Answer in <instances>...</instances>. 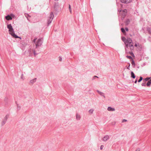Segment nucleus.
<instances>
[{"label": "nucleus", "instance_id": "obj_1", "mask_svg": "<svg viewBox=\"0 0 151 151\" xmlns=\"http://www.w3.org/2000/svg\"><path fill=\"white\" fill-rule=\"evenodd\" d=\"M7 28L9 29V34L14 37L15 38H21L20 37H19L15 34L14 30L11 24H7Z\"/></svg>", "mask_w": 151, "mask_h": 151}, {"label": "nucleus", "instance_id": "obj_2", "mask_svg": "<svg viewBox=\"0 0 151 151\" xmlns=\"http://www.w3.org/2000/svg\"><path fill=\"white\" fill-rule=\"evenodd\" d=\"M54 17V15L53 12H50V15L49 17H48L47 19V24L48 26H49V25L51 23V22H52L53 20Z\"/></svg>", "mask_w": 151, "mask_h": 151}, {"label": "nucleus", "instance_id": "obj_3", "mask_svg": "<svg viewBox=\"0 0 151 151\" xmlns=\"http://www.w3.org/2000/svg\"><path fill=\"white\" fill-rule=\"evenodd\" d=\"M43 42V40L42 38H39L35 43V48H38L41 46Z\"/></svg>", "mask_w": 151, "mask_h": 151}, {"label": "nucleus", "instance_id": "obj_4", "mask_svg": "<svg viewBox=\"0 0 151 151\" xmlns=\"http://www.w3.org/2000/svg\"><path fill=\"white\" fill-rule=\"evenodd\" d=\"M59 7V6L58 3V2L55 3L54 4V8L55 11L56 12L55 13L56 14H57L58 12H59V11L58 10Z\"/></svg>", "mask_w": 151, "mask_h": 151}, {"label": "nucleus", "instance_id": "obj_5", "mask_svg": "<svg viewBox=\"0 0 151 151\" xmlns=\"http://www.w3.org/2000/svg\"><path fill=\"white\" fill-rule=\"evenodd\" d=\"M127 10L126 9H124L123 10H120L119 13L121 14L122 17L123 18L126 16L127 14Z\"/></svg>", "mask_w": 151, "mask_h": 151}, {"label": "nucleus", "instance_id": "obj_6", "mask_svg": "<svg viewBox=\"0 0 151 151\" xmlns=\"http://www.w3.org/2000/svg\"><path fill=\"white\" fill-rule=\"evenodd\" d=\"M15 17V15L13 14L10 15H8L5 17V19L7 20H10L12 19L13 18H14Z\"/></svg>", "mask_w": 151, "mask_h": 151}, {"label": "nucleus", "instance_id": "obj_7", "mask_svg": "<svg viewBox=\"0 0 151 151\" xmlns=\"http://www.w3.org/2000/svg\"><path fill=\"white\" fill-rule=\"evenodd\" d=\"M9 116V115H6L4 117L3 120L2 121L1 123L2 126H3L6 122Z\"/></svg>", "mask_w": 151, "mask_h": 151}, {"label": "nucleus", "instance_id": "obj_8", "mask_svg": "<svg viewBox=\"0 0 151 151\" xmlns=\"http://www.w3.org/2000/svg\"><path fill=\"white\" fill-rule=\"evenodd\" d=\"M127 41H126L127 43H125L126 47L127 48H128L129 47L128 46V44H132V40L130 38H129L128 39H127Z\"/></svg>", "mask_w": 151, "mask_h": 151}, {"label": "nucleus", "instance_id": "obj_9", "mask_svg": "<svg viewBox=\"0 0 151 151\" xmlns=\"http://www.w3.org/2000/svg\"><path fill=\"white\" fill-rule=\"evenodd\" d=\"M121 3L124 4H127L132 2V0H120Z\"/></svg>", "mask_w": 151, "mask_h": 151}, {"label": "nucleus", "instance_id": "obj_10", "mask_svg": "<svg viewBox=\"0 0 151 151\" xmlns=\"http://www.w3.org/2000/svg\"><path fill=\"white\" fill-rule=\"evenodd\" d=\"M96 91L100 94V95L101 96H103L104 98H105V97L104 96V93H103L102 92H100L98 90H96Z\"/></svg>", "mask_w": 151, "mask_h": 151}, {"label": "nucleus", "instance_id": "obj_11", "mask_svg": "<svg viewBox=\"0 0 151 151\" xmlns=\"http://www.w3.org/2000/svg\"><path fill=\"white\" fill-rule=\"evenodd\" d=\"M109 138V137L108 135H106L105 136L103 139V140L104 141H106L107 140H108Z\"/></svg>", "mask_w": 151, "mask_h": 151}, {"label": "nucleus", "instance_id": "obj_12", "mask_svg": "<svg viewBox=\"0 0 151 151\" xmlns=\"http://www.w3.org/2000/svg\"><path fill=\"white\" fill-rule=\"evenodd\" d=\"M36 78H35L31 80L30 81V84H32L35 83L36 81Z\"/></svg>", "mask_w": 151, "mask_h": 151}, {"label": "nucleus", "instance_id": "obj_13", "mask_svg": "<svg viewBox=\"0 0 151 151\" xmlns=\"http://www.w3.org/2000/svg\"><path fill=\"white\" fill-rule=\"evenodd\" d=\"M107 110L109 111H113L115 110V109L114 108L109 107L107 108Z\"/></svg>", "mask_w": 151, "mask_h": 151}, {"label": "nucleus", "instance_id": "obj_14", "mask_svg": "<svg viewBox=\"0 0 151 151\" xmlns=\"http://www.w3.org/2000/svg\"><path fill=\"white\" fill-rule=\"evenodd\" d=\"M151 84V79L149 80L147 83H146V85L147 86L149 87L150 86V85Z\"/></svg>", "mask_w": 151, "mask_h": 151}, {"label": "nucleus", "instance_id": "obj_15", "mask_svg": "<svg viewBox=\"0 0 151 151\" xmlns=\"http://www.w3.org/2000/svg\"><path fill=\"white\" fill-rule=\"evenodd\" d=\"M122 40L124 42L125 44V43H127V42H126V41H127V39L124 37H122Z\"/></svg>", "mask_w": 151, "mask_h": 151}, {"label": "nucleus", "instance_id": "obj_16", "mask_svg": "<svg viewBox=\"0 0 151 151\" xmlns=\"http://www.w3.org/2000/svg\"><path fill=\"white\" fill-rule=\"evenodd\" d=\"M131 77L132 78H135V76L133 72H132V71L131 72Z\"/></svg>", "mask_w": 151, "mask_h": 151}, {"label": "nucleus", "instance_id": "obj_17", "mask_svg": "<svg viewBox=\"0 0 151 151\" xmlns=\"http://www.w3.org/2000/svg\"><path fill=\"white\" fill-rule=\"evenodd\" d=\"M33 52V53H34V55H35V56L36 55H38L39 53H40V52H39V51L38 52H37V51H36L35 50H32Z\"/></svg>", "mask_w": 151, "mask_h": 151}, {"label": "nucleus", "instance_id": "obj_18", "mask_svg": "<svg viewBox=\"0 0 151 151\" xmlns=\"http://www.w3.org/2000/svg\"><path fill=\"white\" fill-rule=\"evenodd\" d=\"M128 46L130 48V49L132 50V49H133L134 48V47L133 45L132 44H128Z\"/></svg>", "mask_w": 151, "mask_h": 151}, {"label": "nucleus", "instance_id": "obj_19", "mask_svg": "<svg viewBox=\"0 0 151 151\" xmlns=\"http://www.w3.org/2000/svg\"><path fill=\"white\" fill-rule=\"evenodd\" d=\"M25 16L27 17V20L29 21V18L30 17V16L28 14H25Z\"/></svg>", "mask_w": 151, "mask_h": 151}, {"label": "nucleus", "instance_id": "obj_20", "mask_svg": "<svg viewBox=\"0 0 151 151\" xmlns=\"http://www.w3.org/2000/svg\"><path fill=\"white\" fill-rule=\"evenodd\" d=\"M147 30L148 32L151 35V28L150 27H147Z\"/></svg>", "mask_w": 151, "mask_h": 151}, {"label": "nucleus", "instance_id": "obj_21", "mask_svg": "<svg viewBox=\"0 0 151 151\" xmlns=\"http://www.w3.org/2000/svg\"><path fill=\"white\" fill-rule=\"evenodd\" d=\"M81 118V117L80 115L77 114H76V119L78 120H79Z\"/></svg>", "mask_w": 151, "mask_h": 151}, {"label": "nucleus", "instance_id": "obj_22", "mask_svg": "<svg viewBox=\"0 0 151 151\" xmlns=\"http://www.w3.org/2000/svg\"><path fill=\"white\" fill-rule=\"evenodd\" d=\"M150 78L147 77L146 78H144L143 79V82H145L146 81H148L149 80H150Z\"/></svg>", "mask_w": 151, "mask_h": 151}, {"label": "nucleus", "instance_id": "obj_23", "mask_svg": "<svg viewBox=\"0 0 151 151\" xmlns=\"http://www.w3.org/2000/svg\"><path fill=\"white\" fill-rule=\"evenodd\" d=\"M130 22V20L129 19H127L126 21L125 24L126 25H128Z\"/></svg>", "mask_w": 151, "mask_h": 151}, {"label": "nucleus", "instance_id": "obj_24", "mask_svg": "<svg viewBox=\"0 0 151 151\" xmlns=\"http://www.w3.org/2000/svg\"><path fill=\"white\" fill-rule=\"evenodd\" d=\"M121 31L122 32L124 33V34H126V32L125 29L123 28H121Z\"/></svg>", "mask_w": 151, "mask_h": 151}, {"label": "nucleus", "instance_id": "obj_25", "mask_svg": "<svg viewBox=\"0 0 151 151\" xmlns=\"http://www.w3.org/2000/svg\"><path fill=\"white\" fill-rule=\"evenodd\" d=\"M128 54L131 55L132 57H134V55L132 51H130L128 52Z\"/></svg>", "mask_w": 151, "mask_h": 151}, {"label": "nucleus", "instance_id": "obj_26", "mask_svg": "<svg viewBox=\"0 0 151 151\" xmlns=\"http://www.w3.org/2000/svg\"><path fill=\"white\" fill-rule=\"evenodd\" d=\"M28 52L29 54V56H31L32 55V53L31 49L29 50H28Z\"/></svg>", "mask_w": 151, "mask_h": 151}, {"label": "nucleus", "instance_id": "obj_27", "mask_svg": "<svg viewBox=\"0 0 151 151\" xmlns=\"http://www.w3.org/2000/svg\"><path fill=\"white\" fill-rule=\"evenodd\" d=\"M126 57L127 58L129 59L132 60H133V59L132 58V57L131 56H129V55H127Z\"/></svg>", "mask_w": 151, "mask_h": 151}, {"label": "nucleus", "instance_id": "obj_28", "mask_svg": "<svg viewBox=\"0 0 151 151\" xmlns=\"http://www.w3.org/2000/svg\"><path fill=\"white\" fill-rule=\"evenodd\" d=\"M8 100V98L6 97L5 98L4 100L6 103H7Z\"/></svg>", "mask_w": 151, "mask_h": 151}, {"label": "nucleus", "instance_id": "obj_29", "mask_svg": "<svg viewBox=\"0 0 151 151\" xmlns=\"http://www.w3.org/2000/svg\"><path fill=\"white\" fill-rule=\"evenodd\" d=\"M143 78L142 77V76H140L139 77V79L138 81V82H140L143 80Z\"/></svg>", "mask_w": 151, "mask_h": 151}, {"label": "nucleus", "instance_id": "obj_30", "mask_svg": "<svg viewBox=\"0 0 151 151\" xmlns=\"http://www.w3.org/2000/svg\"><path fill=\"white\" fill-rule=\"evenodd\" d=\"M132 66H133V67H134L135 66V63L134 62V61L133 60H132Z\"/></svg>", "mask_w": 151, "mask_h": 151}, {"label": "nucleus", "instance_id": "obj_31", "mask_svg": "<svg viewBox=\"0 0 151 151\" xmlns=\"http://www.w3.org/2000/svg\"><path fill=\"white\" fill-rule=\"evenodd\" d=\"M69 11H70V13L71 14L72 10H71V5L70 4H69Z\"/></svg>", "mask_w": 151, "mask_h": 151}, {"label": "nucleus", "instance_id": "obj_32", "mask_svg": "<svg viewBox=\"0 0 151 151\" xmlns=\"http://www.w3.org/2000/svg\"><path fill=\"white\" fill-rule=\"evenodd\" d=\"M127 49H129V47L128 48H127L125 46V50L126 53H127V54H128V52L129 51H128V50Z\"/></svg>", "mask_w": 151, "mask_h": 151}, {"label": "nucleus", "instance_id": "obj_33", "mask_svg": "<svg viewBox=\"0 0 151 151\" xmlns=\"http://www.w3.org/2000/svg\"><path fill=\"white\" fill-rule=\"evenodd\" d=\"M93 110V109H91L89 110V112L91 114H92Z\"/></svg>", "mask_w": 151, "mask_h": 151}, {"label": "nucleus", "instance_id": "obj_34", "mask_svg": "<svg viewBox=\"0 0 151 151\" xmlns=\"http://www.w3.org/2000/svg\"><path fill=\"white\" fill-rule=\"evenodd\" d=\"M146 85V84H145V82H144L143 83L141 84L142 86H145Z\"/></svg>", "mask_w": 151, "mask_h": 151}, {"label": "nucleus", "instance_id": "obj_35", "mask_svg": "<svg viewBox=\"0 0 151 151\" xmlns=\"http://www.w3.org/2000/svg\"><path fill=\"white\" fill-rule=\"evenodd\" d=\"M96 78H98V77L96 76H94L92 78V80H93L95 79Z\"/></svg>", "mask_w": 151, "mask_h": 151}, {"label": "nucleus", "instance_id": "obj_36", "mask_svg": "<svg viewBox=\"0 0 151 151\" xmlns=\"http://www.w3.org/2000/svg\"><path fill=\"white\" fill-rule=\"evenodd\" d=\"M128 64H129V66L127 67V68L128 70H130L129 67L130 66V63H128Z\"/></svg>", "mask_w": 151, "mask_h": 151}, {"label": "nucleus", "instance_id": "obj_37", "mask_svg": "<svg viewBox=\"0 0 151 151\" xmlns=\"http://www.w3.org/2000/svg\"><path fill=\"white\" fill-rule=\"evenodd\" d=\"M103 147H104V146L102 145H101L100 147V150H102L103 149Z\"/></svg>", "mask_w": 151, "mask_h": 151}, {"label": "nucleus", "instance_id": "obj_38", "mask_svg": "<svg viewBox=\"0 0 151 151\" xmlns=\"http://www.w3.org/2000/svg\"><path fill=\"white\" fill-rule=\"evenodd\" d=\"M127 121V120L125 119H123L122 120V122H126Z\"/></svg>", "mask_w": 151, "mask_h": 151}, {"label": "nucleus", "instance_id": "obj_39", "mask_svg": "<svg viewBox=\"0 0 151 151\" xmlns=\"http://www.w3.org/2000/svg\"><path fill=\"white\" fill-rule=\"evenodd\" d=\"M59 59L60 61H61L62 60V58L61 56L59 57Z\"/></svg>", "mask_w": 151, "mask_h": 151}, {"label": "nucleus", "instance_id": "obj_40", "mask_svg": "<svg viewBox=\"0 0 151 151\" xmlns=\"http://www.w3.org/2000/svg\"><path fill=\"white\" fill-rule=\"evenodd\" d=\"M17 108L18 109H20V107L18 106V104H17Z\"/></svg>", "mask_w": 151, "mask_h": 151}, {"label": "nucleus", "instance_id": "obj_41", "mask_svg": "<svg viewBox=\"0 0 151 151\" xmlns=\"http://www.w3.org/2000/svg\"><path fill=\"white\" fill-rule=\"evenodd\" d=\"M125 29L126 31H128L129 30V29H128V28L127 27H125Z\"/></svg>", "mask_w": 151, "mask_h": 151}, {"label": "nucleus", "instance_id": "obj_42", "mask_svg": "<svg viewBox=\"0 0 151 151\" xmlns=\"http://www.w3.org/2000/svg\"><path fill=\"white\" fill-rule=\"evenodd\" d=\"M37 38H35L34 40H33V42L35 43H36V40Z\"/></svg>", "mask_w": 151, "mask_h": 151}, {"label": "nucleus", "instance_id": "obj_43", "mask_svg": "<svg viewBox=\"0 0 151 151\" xmlns=\"http://www.w3.org/2000/svg\"><path fill=\"white\" fill-rule=\"evenodd\" d=\"M137 78H136L134 81V83H136L137 82Z\"/></svg>", "mask_w": 151, "mask_h": 151}, {"label": "nucleus", "instance_id": "obj_44", "mask_svg": "<svg viewBox=\"0 0 151 151\" xmlns=\"http://www.w3.org/2000/svg\"><path fill=\"white\" fill-rule=\"evenodd\" d=\"M140 151V149L139 148H137L135 151Z\"/></svg>", "mask_w": 151, "mask_h": 151}, {"label": "nucleus", "instance_id": "obj_45", "mask_svg": "<svg viewBox=\"0 0 151 151\" xmlns=\"http://www.w3.org/2000/svg\"><path fill=\"white\" fill-rule=\"evenodd\" d=\"M134 46L135 47H137V44H136L135 45H134Z\"/></svg>", "mask_w": 151, "mask_h": 151}]
</instances>
